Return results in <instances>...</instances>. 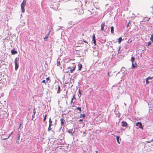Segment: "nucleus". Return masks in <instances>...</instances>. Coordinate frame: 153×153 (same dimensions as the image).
<instances>
[{
	"label": "nucleus",
	"mask_w": 153,
	"mask_h": 153,
	"mask_svg": "<svg viewBox=\"0 0 153 153\" xmlns=\"http://www.w3.org/2000/svg\"><path fill=\"white\" fill-rule=\"evenodd\" d=\"M106 42V39H102L101 41V42L102 43H104Z\"/></svg>",
	"instance_id": "c756f323"
},
{
	"label": "nucleus",
	"mask_w": 153,
	"mask_h": 153,
	"mask_svg": "<svg viewBox=\"0 0 153 153\" xmlns=\"http://www.w3.org/2000/svg\"><path fill=\"white\" fill-rule=\"evenodd\" d=\"M83 121V120L82 119H79V122H82Z\"/></svg>",
	"instance_id": "49530a36"
},
{
	"label": "nucleus",
	"mask_w": 153,
	"mask_h": 153,
	"mask_svg": "<svg viewBox=\"0 0 153 153\" xmlns=\"http://www.w3.org/2000/svg\"><path fill=\"white\" fill-rule=\"evenodd\" d=\"M122 40V38L121 37H120L118 39V42L119 44H120Z\"/></svg>",
	"instance_id": "5701e85b"
},
{
	"label": "nucleus",
	"mask_w": 153,
	"mask_h": 153,
	"mask_svg": "<svg viewBox=\"0 0 153 153\" xmlns=\"http://www.w3.org/2000/svg\"><path fill=\"white\" fill-rule=\"evenodd\" d=\"M114 136L116 137L117 142L119 144H120V142L119 140H121V139L120 138V137L119 136H116L115 135H114Z\"/></svg>",
	"instance_id": "f3484780"
},
{
	"label": "nucleus",
	"mask_w": 153,
	"mask_h": 153,
	"mask_svg": "<svg viewBox=\"0 0 153 153\" xmlns=\"http://www.w3.org/2000/svg\"><path fill=\"white\" fill-rule=\"evenodd\" d=\"M35 114H33L32 115V120H33V118L34 117V116H35Z\"/></svg>",
	"instance_id": "c03bdc74"
},
{
	"label": "nucleus",
	"mask_w": 153,
	"mask_h": 153,
	"mask_svg": "<svg viewBox=\"0 0 153 153\" xmlns=\"http://www.w3.org/2000/svg\"><path fill=\"white\" fill-rule=\"evenodd\" d=\"M56 87H57L58 88V90L57 91V93L58 94H59L61 91V87L59 85H57L55 86Z\"/></svg>",
	"instance_id": "f8f14e48"
},
{
	"label": "nucleus",
	"mask_w": 153,
	"mask_h": 153,
	"mask_svg": "<svg viewBox=\"0 0 153 153\" xmlns=\"http://www.w3.org/2000/svg\"><path fill=\"white\" fill-rule=\"evenodd\" d=\"M108 77H109L111 76V75H110V73H109V72H108Z\"/></svg>",
	"instance_id": "a18cd8bd"
},
{
	"label": "nucleus",
	"mask_w": 153,
	"mask_h": 153,
	"mask_svg": "<svg viewBox=\"0 0 153 153\" xmlns=\"http://www.w3.org/2000/svg\"><path fill=\"white\" fill-rule=\"evenodd\" d=\"M129 23H130V22H129L128 23L127 25V26H126L127 27H128Z\"/></svg>",
	"instance_id": "3c124183"
},
{
	"label": "nucleus",
	"mask_w": 153,
	"mask_h": 153,
	"mask_svg": "<svg viewBox=\"0 0 153 153\" xmlns=\"http://www.w3.org/2000/svg\"><path fill=\"white\" fill-rule=\"evenodd\" d=\"M64 114H62V116L63 115H64Z\"/></svg>",
	"instance_id": "0e129e2a"
},
{
	"label": "nucleus",
	"mask_w": 153,
	"mask_h": 153,
	"mask_svg": "<svg viewBox=\"0 0 153 153\" xmlns=\"http://www.w3.org/2000/svg\"><path fill=\"white\" fill-rule=\"evenodd\" d=\"M135 60V58L133 56L131 57V61L132 62V68L134 69L136 68L137 66V65L136 62L134 63V62Z\"/></svg>",
	"instance_id": "f03ea898"
},
{
	"label": "nucleus",
	"mask_w": 153,
	"mask_h": 153,
	"mask_svg": "<svg viewBox=\"0 0 153 153\" xmlns=\"http://www.w3.org/2000/svg\"><path fill=\"white\" fill-rule=\"evenodd\" d=\"M75 68H76V66H75V67H74L72 69H71L70 70V72L71 73H72L75 70Z\"/></svg>",
	"instance_id": "bb28decb"
},
{
	"label": "nucleus",
	"mask_w": 153,
	"mask_h": 153,
	"mask_svg": "<svg viewBox=\"0 0 153 153\" xmlns=\"http://www.w3.org/2000/svg\"><path fill=\"white\" fill-rule=\"evenodd\" d=\"M20 135L19 134H18L17 135V140H19L20 138Z\"/></svg>",
	"instance_id": "e433bc0d"
},
{
	"label": "nucleus",
	"mask_w": 153,
	"mask_h": 153,
	"mask_svg": "<svg viewBox=\"0 0 153 153\" xmlns=\"http://www.w3.org/2000/svg\"><path fill=\"white\" fill-rule=\"evenodd\" d=\"M78 70L79 71L80 70L82 67V65L81 64H78Z\"/></svg>",
	"instance_id": "6ab92c4d"
},
{
	"label": "nucleus",
	"mask_w": 153,
	"mask_h": 153,
	"mask_svg": "<svg viewBox=\"0 0 153 153\" xmlns=\"http://www.w3.org/2000/svg\"><path fill=\"white\" fill-rule=\"evenodd\" d=\"M119 49H120V48ZM120 49L118 50V54H117V56L119 59H121L124 57V56L120 52Z\"/></svg>",
	"instance_id": "39448f33"
},
{
	"label": "nucleus",
	"mask_w": 153,
	"mask_h": 153,
	"mask_svg": "<svg viewBox=\"0 0 153 153\" xmlns=\"http://www.w3.org/2000/svg\"><path fill=\"white\" fill-rule=\"evenodd\" d=\"M16 143H19V141H16Z\"/></svg>",
	"instance_id": "13d9d810"
},
{
	"label": "nucleus",
	"mask_w": 153,
	"mask_h": 153,
	"mask_svg": "<svg viewBox=\"0 0 153 153\" xmlns=\"http://www.w3.org/2000/svg\"><path fill=\"white\" fill-rule=\"evenodd\" d=\"M83 41L85 43H86L87 44H88V42L86 40H84Z\"/></svg>",
	"instance_id": "09e8293b"
},
{
	"label": "nucleus",
	"mask_w": 153,
	"mask_h": 153,
	"mask_svg": "<svg viewBox=\"0 0 153 153\" xmlns=\"http://www.w3.org/2000/svg\"><path fill=\"white\" fill-rule=\"evenodd\" d=\"M52 125H52V124H49V127H51Z\"/></svg>",
	"instance_id": "de8ad7c7"
},
{
	"label": "nucleus",
	"mask_w": 153,
	"mask_h": 153,
	"mask_svg": "<svg viewBox=\"0 0 153 153\" xmlns=\"http://www.w3.org/2000/svg\"><path fill=\"white\" fill-rule=\"evenodd\" d=\"M51 130V127H48V131H50Z\"/></svg>",
	"instance_id": "58836bf2"
},
{
	"label": "nucleus",
	"mask_w": 153,
	"mask_h": 153,
	"mask_svg": "<svg viewBox=\"0 0 153 153\" xmlns=\"http://www.w3.org/2000/svg\"><path fill=\"white\" fill-rule=\"evenodd\" d=\"M83 133H84V134H85V132H83Z\"/></svg>",
	"instance_id": "69168bd1"
},
{
	"label": "nucleus",
	"mask_w": 153,
	"mask_h": 153,
	"mask_svg": "<svg viewBox=\"0 0 153 153\" xmlns=\"http://www.w3.org/2000/svg\"><path fill=\"white\" fill-rule=\"evenodd\" d=\"M19 60V58L18 57H16L14 60V63L15 65V69L16 71H17L19 67V63L18 61Z\"/></svg>",
	"instance_id": "7ed1b4c3"
},
{
	"label": "nucleus",
	"mask_w": 153,
	"mask_h": 153,
	"mask_svg": "<svg viewBox=\"0 0 153 153\" xmlns=\"http://www.w3.org/2000/svg\"><path fill=\"white\" fill-rule=\"evenodd\" d=\"M87 44H85V45H86V46H87Z\"/></svg>",
	"instance_id": "774afa93"
},
{
	"label": "nucleus",
	"mask_w": 153,
	"mask_h": 153,
	"mask_svg": "<svg viewBox=\"0 0 153 153\" xmlns=\"http://www.w3.org/2000/svg\"><path fill=\"white\" fill-rule=\"evenodd\" d=\"M66 130H66V131L68 132L69 133L71 134L72 135H73L74 133V131H73V129H68V128H66Z\"/></svg>",
	"instance_id": "1a4fd4ad"
},
{
	"label": "nucleus",
	"mask_w": 153,
	"mask_h": 153,
	"mask_svg": "<svg viewBox=\"0 0 153 153\" xmlns=\"http://www.w3.org/2000/svg\"><path fill=\"white\" fill-rule=\"evenodd\" d=\"M121 126L123 127H125L127 128L128 124L126 122L123 121L121 122Z\"/></svg>",
	"instance_id": "6e6552de"
},
{
	"label": "nucleus",
	"mask_w": 153,
	"mask_h": 153,
	"mask_svg": "<svg viewBox=\"0 0 153 153\" xmlns=\"http://www.w3.org/2000/svg\"><path fill=\"white\" fill-rule=\"evenodd\" d=\"M26 4V1L23 0L21 4V9L22 13H24L25 12V7Z\"/></svg>",
	"instance_id": "20e7f679"
},
{
	"label": "nucleus",
	"mask_w": 153,
	"mask_h": 153,
	"mask_svg": "<svg viewBox=\"0 0 153 153\" xmlns=\"http://www.w3.org/2000/svg\"><path fill=\"white\" fill-rule=\"evenodd\" d=\"M42 82L43 83H45V84H46V83L47 82H46V81L45 80H42Z\"/></svg>",
	"instance_id": "c9c22d12"
},
{
	"label": "nucleus",
	"mask_w": 153,
	"mask_h": 153,
	"mask_svg": "<svg viewBox=\"0 0 153 153\" xmlns=\"http://www.w3.org/2000/svg\"><path fill=\"white\" fill-rule=\"evenodd\" d=\"M60 65V61H59L57 62V66H59Z\"/></svg>",
	"instance_id": "ea45409f"
},
{
	"label": "nucleus",
	"mask_w": 153,
	"mask_h": 153,
	"mask_svg": "<svg viewBox=\"0 0 153 153\" xmlns=\"http://www.w3.org/2000/svg\"><path fill=\"white\" fill-rule=\"evenodd\" d=\"M33 113L34 114H35L36 113V111L35 108L33 110Z\"/></svg>",
	"instance_id": "a19ab883"
},
{
	"label": "nucleus",
	"mask_w": 153,
	"mask_h": 153,
	"mask_svg": "<svg viewBox=\"0 0 153 153\" xmlns=\"http://www.w3.org/2000/svg\"><path fill=\"white\" fill-rule=\"evenodd\" d=\"M56 122H55V125H56Z\"/></svg>",
	"instance_id": "e2e57ef3"
},
{
	"label": "nucleus",
	"mask_w": 153,
	"mask_h": 153,
	"mask_svg": "<svg viewBox=\"0 0 153 153\" xmlns=\"http://www.w3.org/2000/svg\"><path fill=\"white\" fill-rule=\"evenodd\" d=\"M151 44H152V42H151L150 41H149L147 43V45H146L147 46H149Z\"/></svg>",
	"instance_id": "cd10ccee"
},
{
	"label": "nucleus",
	"mask_w": 153,
	"mask_h": 153,
	"mask_svg": "<svg viewBox=\"0 0 153 153\" xmlns=\"http://www.w3.org/2000/svg\"><path fill=\"white\" fill-rule=\"evenodd\" d=\"M114 112H115V114H118V113H119V112H118V113H117V112H116V111H114Z\"/></svg>",
	"instance_id": "603ef678"
},
{
	"label": "nucleus",
	"mask_w": 153,
	"mask_h": 153,
	"mask_svg": "<svg viewBox=\"0 0 153 153\" xmlns=\"http://www.w3.org/2000/svg\"><path fill=\"white\" fill-rule=\"evenodd\" d=\"M92 41L93 42V43L94 45V46H95L97 45V43L96 42V40L95 38V36L94 33L92 36Z\"/></svg>",
	"instance_id": "0eeeda50"
},
{
	"label": "nucleus",
	"mask_w": 153,
	"mask_h": 153,
	"mask_svg": "<svg viewBox=\"0 0 153 153\" xmlns=\"http://www.w3.org/2000/svg\"><path fill=\"white\" fill-rule=\"evenodd\" d=\"M96 153H98V152L97 151H96Z\"/></svg>",
	"instance_id": "680f3d73"
},
{
	"label": "nucleus",
	"mask_w": 153,
	"mask_h": 153,
	"mask_svg": "<svg viewBox=\"0 0 153 153\" xmlns=\"http://www.w3.org/2000/svg\"><path fill=\"white\" fill-rule=\"evenodd\" d=\"M77 74L76 73H75V74H74V77H76V74Z\"/></svg>",
	"instance_id": "8fccbe9b"
},
{
	"label": "nucleus",
	"mask_w": 153,
	"mask_h": 153,
	"mask_svg": "<svg viewBox=\"0 0 153 153\" xmlns=\"http://www.w3.org/2000/svg\"><path fill=\"white\" fill-rule=\"evenodd\" d=\"M105 26V23L104 22L102 23L101 25V31H104V27Z\"/></svg>",
	"instance_id": "9d476101"
},
{
	"label": "nucleus",
	"mask_w": 153,
	"mask_h": 153,
	"mask_svg": "<svg viewBox=\"0 0 153 153\" xmlns=\"http://www.w3.org/2000/svg\"><path fill=\"white\" fill-rule=\"evenodd\" d=\"M150 39L152 41V42H153V33L151 34V37Z\"/></svg>",
	"instance_id": "a878e982"
},
{
	"label": "nucleus",
	"mask_w": 153,
	"mask_h": 153,
	"mask_svg": "<svg viewBox=\"0 0 153 153\" xmlns=\"http://www.w3.org/2000/svg\"><path fill=\"white\" fill-rule=\"evenodd\" d=\"M132 42V40L130 39H128L127 41V42L129 43H131Z\"/></svg>",
	"instance_id": "4c0bfd02"
},
{
	"label": "nucleus",
	"mask_w": 153,
	"mask_h": 153,
	"mask_svg": "<svg viewBox=\"0 0 153 153\" xmlns=\"http://www.w3.org/2000/svg\"><path fill=\"white\" fill-rule=\"evenodd\" d=\"M71 22H69V24H71Z\"/></svg>",
	"instance_id": "bf43d9fd"
},
{
	"label": "nucleus",
	"mask_w": 153,
	"mask_h": 153,
	"mask_svg": "<svg viewBox=\"0 0 153 153\" xmlns=\"http://www.w3.org/2000/svg\"><path fill=\"white\" fill-rule=\"evenodd\" d=\"M46 79V82H48V83H50L51 82V79H50L49 77H47Z\"/></svg>",
	"instance_id": "b1692460"
},
{
	"label": "nucleus",
	"mask_w": 153,
	"mask_h": 153,
	"mask_svg": "<svg viewBox=\"0 0 153 153\" xmlns=\"http://www.w3.org/2000/svg\"><path fill=\"white\" fill-rule=\"evenodd\" d=\"M151 141L152 142L153 141V138L152 140H151Z\"/></svg>",
	"instance_id": "6e6d98bb"
},
{
	"label": "nucleus",
	"mask_w": 153,
	"mask_h": 153,
	"mask_svg": "<svg viewBox=\"0 0 153 153\" xmlns=\"http://www.w3.org/2000/svg\"><path fill=\"white\" fill-rule=\"evenodd\" d=\"M23 125V123H22L21 122V123H20V125H19V128H20V129H22V125Z\"/></svg>",
	"instance_id": "4be33fe9"
},
{
	"label": "nucleus",
	"mask_w": 153,
	"mask_h": 153,
	"mask_svg": "<svg viewBox=\"0 0 153 153\" xmlns=\"http://www.w3.org/2000/svg\"><path fill=\"white\" fill-rule=\"evenodd\" d=\"M2 115L3 117L6 118L8 117V114L6 111H4Z\"/></svg>",
	"instance_id": "ddd939ff"
},
{
	"label": "nucleus",
	"mask_w": 153,
	"mask_h": 153,
	"mask_svg": "<svg viewBox=\"0 0 153 153\" xmlns=\"http://www.w3.org/2000/svg\"><path fill=\"white\" fill-rule=\"evenodd\" d=\"M11 54L12 55H15V54H17V51L15 50V48H14L13 49H12L11 51Z\"/></svg>",
	"instance_id": "2eb2a0df"
},
{
	"label": "nucleus",
	"mask_w": 153,
	"mask_h": 153,
	"mask_svg": "<svg viewBox=\"0 0 153 153\" xmlns=\"http://www.w3.org/2000/svg\"><path fill=\"white\" fill-rule=\"evenodd\" d=\"M146 18L147 19L146 20L147 21H149V19H150V17L149 18H148L147 17H146Z\"/></svg>",
	"instance_id": "79ce46f5"
},
{
	"label": "nucleus",
	"mask_w": 153,
	"mask_h": 153,
	"mask_svg": "<svg viewBox=\"0 0 153 153\" xmlns=\"http://www.w3.org/2000/svg\"><path fill=\"white\" fill-rule=\"evenodd\" d=\"M49 124H52V121L51 120V118H49Z\"/></svg>",
	"instance_id": "72a5a7b5"
},
{
	"label": "nucleus",
	"mask_w": 153,
	"mask_h": 153,
	"mask_svg": "<svg viewBox=\"0 0 153 153\" xmlns=\"http://www.w3.org/2000/svg\"><path fill=\"white\" fill-rule=\"evenodd\" d=\"M74 99L76 100V98L75 97V95H74L73 96V97L71 99V100H74Z\"/></svg>",
	"instance_id": "f704fd0d"
},
{
	"label": "nucleus",
	"mask_w": 153,
	"mask_h": 153,
	"mask_svg": "<svg viewBox=\"0 0 153 153\" xmlns=\"http://www.w3.org/2000/svg\"><path fill=\"white\" fill-rule=\"evenodd\" d=\"M77 11L79 14L81 15L84 12L82 9H77Z\"/></svg>",
	"instance_id": "4468645a"
},
{
	"label": "nucleus",
	"mask_w": 153,
	"mask_h": 153,
	"mask_svg": "<svg viewBox=\"0 0 153 153\" xmlns=\"http://www.w3.org/2000/svg\"><path fill=\"white\" fill-rule=\"evenodd\" d=\"M135 125L136 126H138L139 128L143 129V125L141 122H137Z\"/></svg>",
	"instance_id": "423d86ee"
},
{
	"label": "nucleus",
	"mask_w": 153,
	"mask_h": 153,
	"mask_svg": "<svg viewBox=\"0 0 153 153\" xmlns=\"http://www.w3.org/2000/svg\"><path fill=\"white\" fill-rule=\"evenodd\" d=\"M146 84L147 85L149 84L150 82V81H149V80L147 79L146 78Z\"/></svg>",
	"instance_id": "7c9ffc66"
},
{
	"label": "nucleus",
	"mask_w": 153,
	"mask_h": 153,
	"mask_svg": "<svg viewBox=\"0 0 153 153\" xmlns=\"http://www.w3.org/2000/svg\"><path fill=\"white\" fill-rule=\"evenodd\" d=\"M75 109L78 110L80 111V113H81L82 111L81 108L79 107H77L76 108H75Z\"/></svg>",
	"instance_id": "412c9836"
},
{
	"label": "nucleus",
	"mask_w": 153,
	"mask_h": 153,
	"mask_svg": "<svg viewBox=\"0 0 153 153\" xmlns=\"http://www.w3.org/2000/svg\"><path fill=\"white\" fill-rule=\"evenodd\" d=\"M61 124L62 126H64L65 123V120L63 118L60 119Z\"/></svg>",
	"instance_id": "9b49d317"
},
{
	"label": "nucleus",
	"mask_w": 153,
	"mask_h": 153,
	"mask_svg": "<svg viewBox=\"0 0 153 153\" xmlns=\"http://www.w3.org/2000/svg\"><path fill=\"white\" fill-rule=\"evenodd\" d=\"M153 78V76L151 77L149 76L147 78H146V79L148 80H149V79H152Z\"/></svg>",
	"instance_id": "473e14b6"
},
{
	"label": "nucleus",
	"mask_w": 153,
	"mask_h": 153,
	"mask_svg": "<svg viewBox=\"0 0 153 153\" xmlns=\"http://www.w3.org/2000/svg\"><path fill=\"white\" fill-rule=\"evenodd\" d=\"M51 32V31L50 30H49V32L48 34H47L45 36V37L44 38V39L45 41H47V39L49 37V36L50 35V33Z\"/></svg>",
	"instance_id": "dca6fc26"
},
{
	"label": "nucleus",
	"mask_w": 153,
	"mask_h": 153,
	"mask_svg": "<svg viewBox=\"0 0 153 153\" xmlns=\"http://www.w3.org/2000/svg\"><path fill=\"white\" fill-rule=\"evenodd\" d=\"M47 114H46L45 116H44V118H43V122H44L45 120H46V119H47Z\"/></svg>",
	"instance_id": "393cba45"
},
{
	"label": "nucleus",
	"mask_w": 153,
	"mask_h": 153,
	"mask_svg": "<svg viewBox=\"0 0 153 153\" xmlns=\"http://www.w3.org/2000/svg\"><path fill=\"white\" fill-rule=\"evenodd\" d=\"M111 33H114V27L113 26H111Z\"/></svg>",
	"instance_id": "aec40b11"
},
{
	"label": "nucleus",
	"mask_w": 153,
	"mask_h": 153,
	"mask_svg": "<svg viewBox=\"0 0 153 153\" xmlns=\"http://www.w3.org/2000/svg\"><path fill=\"white\" fill-rule=\"evenodd\" d=\"M13 134V132H11L9 134V136H8V137H7V138H2V140H5L7 139L8 138H9V137L12 134Z\"/></svg>",
	"instance_id": "a211bd4d"
},
{
	"label": "nucleus",
	"mask_w": 153,
	"mask_h": 153,
	"mask_svg": "<svg viewBox=\"0 0 153 153\" xmlns=\"http://www.w3.org/2000/svg\"><path fill=\"white\" fill-rule=\"evenodd\" d=\"M78 92L79 94L80 95V96H79V97H80L81 96V95L82 94V92L80 91V89L79 90V91H78Z\"/></svg>",
	"instance_id": "c85d7f7f"
},
{
	"label": "nucleus",
	"mask_w": 153,
	"mask_h": 153,
	"mask_svg": "<svg viewBox=\"0 0 153 153\" xmlns=\"http://www.w3.org/2000/svg\"><path fill=\"white\" fill-rule=\"evenodd\" d=\"M59 4L57 3L52 2L51 4L50 7L55 10H58V7L59 6Z\"/></svg>",
	"instance_id": "f257e3e1"
},
{
	"label": "nucleus",
	"mask_w": 153,
	"mask_h": 153,
	"mask_svg": "<svg viewBox=\"0 0 153 153\" xmlns=\"http://www.w3.org/2000/svg\"><path fill=\"white\" fill-rule=\"evenodd\" d=\"M107 28H108V30L109 29V27H106V28L107 29Z\"/></svg>",
	"instance_id": "4d7b16f0"
},
{
	"label": "nucleus",
	"mask_w": 153,
	"mask_h": 153,
	"mask_svg": "<svg viewBox=\"0 0 153 153\" xmlns=\"http://www.w3.org/2000/svg\"><path fill=\"white\" fill-rule=\"evenodd\" d=\"M147 142L148 143H151V142H152L151 141V140H150V141H147Z\"/></svg>",
	"instance_id": "864d4df0"
},
{
	"label": "nucleus",
	"mask_w": 153,
	"mask_h": 153,
	"mask_svg": "<svg viewBox=\"0 0 153 153\" xmlns=\"http://www.w3.org/2000/svg\"><path fill=\"white\" fill-rule=\"evenodd\" d=\"M82 116V117L83 118H84L85 117H86V115H85V114H80V117H81V116Z\"/></svg>",
	"instance_id": "2f4dec72"
},
{
	"label": "nucleus",
	"mask_w": 153,
	"mask_h": 153,
	"mask_svg": "<svg viewBox=\"0 0 153 153\" xmlns=\"http://www.w3.org/2000/svg\"><path fill=\"white\" fill-rule=\"evenodd\" d=\"M71 68V67H69L68 68V69H69V68Z\"/></svg>",
	"instance_id": "052dcab7"
},
{
	"label": "nucleus",
	"mask_w": 153,
	"mask_h": 153,
	"mask_svg": "<svg viewBox=\"0 0 153 153\" xmlns=\"http://www.w3.org/2000/svg\"><path fill=\"white\" fill-rule=\"evenodd\" d=\"M76 101H75L74 102H73V100H71V103H74V102H75Z\"/></svg>",
	"instance_id": "37998d69"
},
{
	"label": "nucleus",
	"mask_w": 153,
	"mask_h": 153,
	"mask_svg": "<svg viewBox=\"0 0 153 153\" xmlns=\"http://www.w3.org/2000/svg\"><path fill=\"white\" fill-rule=\"evenodd\" d=\"M69 111H68L66 113V114H67L69 113Z\"/></svg>",
	"instance_id": "5fc2aeb1"
},
{
	"label": "nucleus",
	"mask_w": 153,
	"mask_h": 153,
	"mask_svg": "<svg viewBox=\"0 0 153 153\" xmlns=\"http://www.w3.org/2000/svg\"><path fill=\"white\" fill-rule=\"evenodd\" d=\"M61 128H62V127H61V128H60L59 129V130H61Z\"/></svg>",
	"instance_id": "338daca9"
}]
</instances>
